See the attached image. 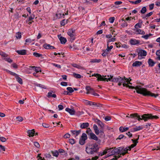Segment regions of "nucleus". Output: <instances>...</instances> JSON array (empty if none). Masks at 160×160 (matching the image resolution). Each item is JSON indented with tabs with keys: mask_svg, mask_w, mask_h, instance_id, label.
Masks as SVG:
<instances>
[{
	"mask_svg": "<svg viewBox=\"0 0 160 160\" xmlns=\"http://www.w3.org/2000/svg\"><path fill=\"white\" fill-rule=\"evenodd\" d=\"M127 117L138 119V120H144L145 122L147 121L149 119H158V118L157 116H153L152 114H144L141 116L139 115L137 113L132 114L129 116H127Z\"/></svg>",
	"mask_w": 160,
	"mask_h": 160,
	"instance_id": "f257e3e1",
	"label": "nucleus"
},
{
	"mask_svg": "<svg viewBox=\"0 0 160 160\" xmlns=\"http://www.w3.org/2000/svg\"><path fill=\"white\" fill-rule=\"evenodd\" d=\"M100 148L98 145L96 143L91 144L88 143L86 145L85 151L89 155H93L97 153Z\"/></svg>",
	"mask_w": 160,
	"mask_h": 160,
	"instance_id": "f03ea898",
	"label": "nucleus"
},
{
	"mask_svg": "<svg viewBox=\"0 0 160 160\" xmlns=\"http://www.w3.org/2000/svg\"><path fill=\"white\" fill-rule=\"evenodd\" d=\"M91 77V76H90ZM92 77L94 76L97 78L98 81H110L113 82H118L119 78L113 77V76H110V77L108 78H105L106 76H102L101 75L98 73H94L92 74L91 76Z\"/></svg>",
	"mask_w": 160,
	"mask_h": 160,
	"instance_id": "7ed1b4c3",
	"label": "nucleus"
},
{
	"mask_svg": "<svg viewBox=\"0 0 160 160\" xmlns=\"http://www.w3.org/2000/svg\"><path fill=\"white\" fill-rule=\"evenodd\" d=\"M135 89L136 92L138 94L142 95L144 96H151L156 98L158 94H155L147 91V89L140 86H137L135 87Z\"/></svg>",
	"mask_w": 160,
	"mask_h": 160,
	"instance_id": "20e7f679",
	"label": "nucleus"
},
{
	"mask_svg": "<svg viewBox=\"0 0 160 160\" xmlns=\"http://www.w3.org/2000/svg\"><path fill=\"white\" fill-rule=\"evenodd\" d=\"M131 80V79H130V81H129L128 78H126L125 77L123 78L119 77L118 82H120L122 83L123 87L125 86L127 87H128L130 88L135 89V87L128 85V84H131L130 82V81Z\"/></svg>",
	"mask_w": 160,
	"mask_h": 160,
	"instance_id": "39448f33",
	"label": "nucleus"
},
{
	"mask_svg": "<svg viewBox=\"0 0 160 160\" xmlns=\"http://www.w3.org/2000/svg\"><path fill=\"white\" fill-rule=\"evenodd\" d=\"M123 149V147H120L118 148H115L113 150H111V148L109 149L108 150L111 151L112 154H117L119 155L121 151H122Z\"/></svg>",
	"mask_w": 160,
	"mask_h": 160,
	"instance_id": "423d86ee",
	"label": "nucleus"
},
{
	"mask_svg": "<svg viewBox=\"0 0 160 160\" xmlns=\"http://www.w3.org/2000/svg\"><path fill=\"white\" fill-rule=\"evenodd\" d=\"M88 137L87 134L83 133H82L81 137L79 139V143L81 145H84L86 142V140L87 139Z\"/></svg>",
	"mask_w": 160,
	"mask_h": 160,
	"instance_id": "0eeeda50",
	"label": "nucleus"
},
{
	"mask_svg": "<svg viewBox=\"0 0 160 160\" xmlns=\"http://www.w3.org/2000/svg\"><path fill=\"white\" fill-rule=\"evenodd\" d=\"M68 34L70 37L71 41L72 42L75 39V31L72 29H69L67 32Z\"/></svg>",
	"mask_w": 160,
	"mask_h": 160,
	"instance_id": "6e6552de",
	"label": "nucleus"
},
{
	"mask_svg": "<svg viewBox=\"0 0 160 160\" xmlns=\"http://www.w3.org/2000/svg\"><path fill=\"white\" fill-rule=\"evenodd\" d=\"M129 42L131 45H138L140 44L139 40L134 38L131 39L129 41Z\"/></svg>",
	"mask_w": 160,
	"mask_h": 160,
	"instance_id": "1a4fd4ad",
	"label": "nucleus"
},
{
	"mask_svg": "<svg viewBox=\"0 0 160 160\" xmlns=\"http://www.w3.org/2000/svg\"><path fill=\"white\" fill-rule=\"evenodd\" d=\"M88 136L89 138L90 139H93L96 141L99 140L100 142V140L98 139V137L93 132L89 133Z\"/></svg>",
	"mask_w": 160,
	"mask_h": 160,
	"instance_id": "9d476101",
	"label": "nucleus"
},
{
	"mask_svg": "<svg viewBox=\"0 0 160 160\" xmlns=\"http://www.w3.org/2000/svg\"><path fill=\"white\" fill-rule=\"evenodd\" d=\"M138 138L136 139L135 140H134L133 139H132L131 140L132 141V142L133 143V144H132V145H131V146H129L130 148V150H131L132 148H134V147H135L137 143L138 142V140L139 138V136L138 135Z\"/></svg>",
	"mask_w": 160,
	"mask_h": 160,
	"instance_id": "9b49d317",
	"label": "nucleus"
},
{
	"mask_svg": "<svg viewBox=\"0 0 160 160\" xmlns=\"http://www.w3.org/2000/svg\"><path fill=\"white\" fill-rule=\"evenodd\" d=\"M58 38L59 39L60 41V42L62 44H65L67 42L66 39L65 38L61 36L60 35H58Z\"/></svg>",
	"mask_w": 160,
	"mask_h": 160,
	"instance_id": "f8f14e48",
	"label": "nucleus"
},
{
	"mask_svg": "<svg viewBox=\"0 0 160 160\" xmlns=\"http://www.w3.org/2000/svg\"><path fill=\"white\" fill-rule=\"evenodd\" d=\"M16 52L19 55H25L26 54L27 51L25 49H22L21 50H16Z\"/></svg>",
	"mask_w": 160,
	"mask_h": 160,
	"instance_id": "ddd939ff",
	"label": "nucleus"
},
{
	"mask_svg": "<svg viewBox=\"0 0 160 160\" xmlns=\"http://www.w3.org/2000/svg\"><path fill=\"white\" fill-rule=\"evenodd\" d=\"M65 110L69 113L71 115H73L75 114V111L73 109H71L69 108H66L65 109Z\"/></svg>",
	"mask_w": 160,
	"mask_h": 160,
	"instance_id": "4468645a",
	"label": "nucleus"
},
{
	"mask_svg": "<svg viewBox=\"0 0 160 160\" xmlns=\"http://www.w3.org/2000/svg\"><path fill=\"white\" fill-rule=\"evenodd\" d=\"M35 87L34 89L35 90H36L37 88H40L41 89L44 88L45 89H46L47 88L45 86L40 84L35 83Z\"/></svg>",
	"mask_w": 160,
	"mask_h": 160,
	"instance_id": "2eb2a0df",
	"label": "nucleus"
},
{
	"mask_svg": "<svg viewBox=\"0 0 160 160\" xmlns=\"http://www.w3.org/2000/svg\"><path fill=\"white\" fill-rule=\"evenodd\" d=\"M89 126V124L88 122L81 123L80 128L82 129L87 128Z\"/></svg>",
	"mask_w": 160,
	"mask_h": 160,
	"instance_id": "dca6fc26",
	"label": "nucleus"
},
{
	"mask_svg": "<svg viewBox=\"0 0 160 160\" xmlns=\"http://www.w3.org/2000/svg\"><path fill=\"white\" fill-rule=\"evenodd\" d=\"M30 67L32 68L33 70L36 72H41L42 71L41 70V68L40 67H37L35 66H30Z\"/></svg>",
	"mask_w": 160,
	"mask_h": 160,
	"instance_id": "f3484780",
	"label": "nucleus"
},
{
	"mask_svg": "<svg viewBox=\"0 0 160 160\" xmlns=\"http://www.w3.org/2000/svg\"><path fill=\"white\" fill-rule=\"evenodd\" d=\"M43 47L46 49H52L55 48L54 46H51L50 44H48L47 43L44 44L43 45Z\"/></svg>",
	"mask_w": 160,
	"mask_h": 160,
	"instance_id": "a211bd4d",
	"label": "nucleus"
},
{
	"mask_svg": "<svg viewBox=\"0 0 160 160\" xmlns=\"http://www.w3.org/2000/svg\"><path fill=\"white\" fill-rule=\"evenodd\" d=\"M147 52L144 50L142 49L140 50L138 52V54L139 55L142 56H145L147 55Z\"/></svg>",
	"mask_w": 160,
	"mask_h": 160,
	"instance_id": "6ab92c4d",
	"label": "nucleus"
},
{
	"mask_svg": "<svg viewBox=\"0 0 160 160\" xmlns=\"http://www.w3.org/2000/svg\"><path fill=\"white\" fill-rule=\"evenodd\" d=\"M86 89L87 90V92L86 93L87 94L91 93L93 92V89L91 88L89 86H87L86 87Z\"/></svg>",
	"mask_w": 160,
	"mask_h": 160,
	"instance_id": "aec40b11",
	"label": "nucleus"
},
{
	"mask_svg": "<svg viewBox=\"0 0 160 160\" xmlns=\"http://www.w3.org/2000/svg\"><path fill=\"white\" fill-rule=\"evenodd\" d=\"M27 132L29 137H33L35 134V131L34 129L32 130H28Z\"/></svg>",
	"mask_w": 160,
	"mask_h": 160,
	"instance_id": "412c9836",
	"label": "nucleus"
},
{
	"mask_svg": "<svg viewBox=\"0 0 160 160\" xmlns=\"http://www.w3.org/2000/svg\"><path fill=\"white\" fill-rule=\"evenodd\" d=\"M142 64V62L139 61H136L132 64V66L133 67H138L140 66Z\"/></svg>",
	"mask_w": 160,
	"mask_h": 160,
	"instance_id": "4be33fe9",
	"label": "nucleus"
},
{
	"mask_svg": "<svg viewBox=\"0 0 160 160\" xmlns=\"http://www.w3.org/2000/svg\"><path fill=\"white\" fill-rule=\"evenodd\" d=\"M17 81L20 84H22L23 83V82L22 79L19 77L18 75L17 74V75L15 77Z\"/></svg>",
	"mask_w": 160,
	"mask_h": 160,
	"instance_id": "5701e85b",
	"label": "nucleus"
},
{
	"mask_svg": "<svg viewBox=\"0 0 160 160\" xmlns=\"http://www.w3.org/2000/svg\"><path fill=\"white\" fill-rule=\"evenodd\" d=\"M81 130H79L78 131L71 130V132L74 135H75L76 136H78L81 132Z\"/></svg>",
	"mask_w": 160,
	"mask_h": 160,
	"instance_id": "b1692460",
	"label": "nucleus"
},
{
	"mask_svg": "<svg viewBox=\"0 0 160 160\" xmlns=\"http://www.w3.org/2000/svg\"><path fill=\"white\" fill-rule=\"evenodd\" d=\"M148 64L149 66L153 67L154 65L155 62L151 58H149L148 60Z\"/></svg>",
	"mask_w": 160,
	"mask_h": 160,
	"instance_id": "393cba45",
	"label": "nucleus"
},
{
	"mask_svg": "<svg viewBox=\"0 0 160 160\" xmlns=\"http://www.w3.org/2000/svg\"><path fill=\"white\" fill-rule=\"evenodd\" d=\"M85 103L87 105H89L92 106H94V102L89 101L87 100H85Z\"/></svg>",
	"mask_w": 160,
	"mask_h": 160,
	"instance_id": "a878e982",
	"label": "nucleus"
},
{
	"mask_svg": "<svg viewBox=\"0 0 160 160\" xmlns=\"http://www.w3.org/2000/svg\"><path fill=\"white\" fill-rule=\"evenodd\" d=\"M93 128L94 130L95 133L97 135H98L99 133V130L98 129V127L96 124H94L93 126Z\"/></svg>",
	"mask_w": 160,
	"mask_h": 160,
	"instance_id": "bb28decb",
	"label": "nucleus"
},
{
	"mask_svg": "<svg viewBox=\"0 0 160 160\" xmlns=\"http://www.w3.org/2000/svg\"><path fill=\"white\" fill-rule=\"evenodd\" d=\"M47 97L49 98L51 97L55 98L56 97V95L55 94H52L51 92H49L48 93Z\"/></svg>",
	"mask_w": 160,
	"mask_h": 160,
	"instance_id": "cd10ccee",
	"label": "nucleus"
},
{
	"mask_svg": "<svg viewBox=\"0 0 160 160\" xmlns=\"http://www.w3.org/2000/svg\"><path fill=\"white\" fill-rule=\"evenodd\" d=\"M129 129L128 127H120L119 129L120 132H123L128 130Z\"/></svg>",
	"mask_w": 160,
	"mask_h": 160,
	"instance_id": "c85d7f7f",
	"label": "nucleus"
},
{
	"mask_svg": "<svg viewBox=\"0 0 160 160\" xmlns=\"http://www.w3.org/2000/svg\"><path fill=\"white\" fill-rule=\"evenodd\" d=\"M153 14L152 12H150L149 13H147L145 15L142 16L143 18H146V19H147L148 18L152 15Z\"/></svg>",
	"mask_w": 160,
	"mask_h": 160,
	"instance_id": "c756f323",
	"label": "nucleus"
},
{
	"mask_svg": "<svg viewBox=\"0 0 160 160\" xmlns=\"http://www.w3.org/2000/svg\"><path fill=\"white\" fill-rule=\"evenodd\" d=\"M72 75L76 78H80L82 77L80 74L76 73L75 72L73 73Z\"/></svg>",
	"mask_w": 160,
	"mask_h": 160,
	"instance_id": "7c9ffc66",
	"label": "nucleus"
},
{
	"mask_svg": "<svg viewBox=\"0 0 160 160\" xmlns=\"http://www.w3.org/2000/svg\"><path fill=\"white\" fill-rule=\"evenodd\" d=\"M65 15L64 14H62L61 13H57L56 14V16L57 18H60L64 16Z\"/></svg>",
	"mask_w": 160,
	"mask_h": 160,
	"instance_id": "2f4dec72",
	"label": "nucleus"
},
{
	"mask_svg": "<svg viewBox=\"0 0 160 160\" xmlns=\"http://www.w3.org/2000/svg\"><path fill=\"white\" fill-rule=\"evenodd\" d=\"M147 9L146 7H143L141 9L140 11V13L143 14L147 12Z\"/></svg>",
	"mask_w": 160,
	"mask_h": 160,
	"instance_id": "473e14b6",
	"label": "nucleus"
},
{
	"mask_svg": "<svg viewBox=\"0 0 160 160\" xmlns=\"http://www.w3.org/2000/svg\"><path fill=\"white\" fill-rule=\"evenodd\" d=\"M101 61V59H94L91 60L90 62L92 63L97 62L98 63Z\"/></svg>",
	"mask_w": 160,
	"mask_h": 160,
	"instance_id": "72a5a7b5",
	"label": "nucleus"
},
{
	"mask_svg": "<svg viewBox=\"0 0 160 160\" xmlns=\"http://www.w3.org/2000/svg\"><path fill=\"white\" fill-rule=\"evenodd\" d=\"M72 66L73 67L77 68L79 69H82L83 68L82 67L78 65L77 64H75V63L72 64Z\"/></svg>",
	"mask_w": 160,
	"mask_h": 160,
	"instance_id": "f704fd0d",
	"label": "nucleus"
},
{
	"mask_svg": "<svg viewBox=\"0 0 160 160\" xmlns=\"http://www.w3.org/2000/svg\"><path fill=\"white\" fill-rule=\"evenodd\" d=\"M51 152L53 156H54L58 157L59 155V152L57 150H56L54 151H52Z\"/></svg>",
	"mask_w": 160,
	"mask_h": 160,
	"instance_id": "c9c22d12",
	"label": "nucleus"
},
{
	"mask_svg": "<svg viewBox=\"0 0 160 160\" xmlns=\"http://www.w3.org/2000/svg\"><path fill=\"white\" fill-rule=\"evenodd\" d=\"M136 31L138 32V34L144 35L145 33L144 31L140 29H137Z\"/></svg>",
	"mask_w": 160,
	"mask_h": 160,
	"instance_id": "e433bc0d",
	"label": "nucleus"
},
{
	"mask_svg": "<svg viewBox=\"0 0 160 160\" xmlns=\"http://www.w3.org/2000/svg\"><path fill=\"white\" fill-rule=\"evenodd\" d=\"M33 54L34 56L37 58L42 57V54H41L39 53L36 52H34L33 53Z\"/></svg>",
	"mask_w": 160,
	"mask_h": 160,
	"instance_id": "4c0bfd02",
	"label": "nucleus"
},
{
	"mask_svg": "<svg viewBox=\"0 0 160 160\" xmlns=\"http://www.w3.org/2000/svg\"><path fill=\"white\" fill-rule=\"evenodd\" d=\"M4 70L6 71L7 72H9L11 75L15 76V77L18 74L14 72H12L9 70L6 69H5Z\"/></svg>",
	"mask_w": 160,
	"mask_h": 160,
	"instance_id": "58836bf2",
	"label": "nucleus"
},
{
	"mask_svg": "<svg viewBox=\"0 0 160 160\" xmlns=\"http://www.w3.org/2000/svg\"><path fill=\"white\" fill-rule=\"evenodd\" d=\"M134 128V129L135 131V132L142 130L143 129V128L141 126H140L138 127L137 126Z\"/></svg>",
	"mask_w": 160,
	"mask_h": 160,
	"instance_id": "ea45409f",
	"label": "nucleus"
},
{
	"mask_svg": "<svg viewBox=\"0 0 160 160\" xmlns=\"http://www.w3.org/2000/svg\"><path fill=\"white\" fill-rule=\"evenodd\" d=\"M3 59L9 63H11L12 62V60L10 58H8L7 57H6L4 58Z\"/></svg>",
	"mask_w": 160,
	"mask_h": 160,
	"instance_id": "a19ab883",
	"label": "nucleus"
},
{
	"mask_svg": "<svg viewBox=\"0 0 160 160\" xmlns=\"http://www.w3.org/2000/svg\"><path fill=\"white\" fill-rule=\"evenodd\" d=\"M115 36H114L112 38L109 39L107 41V43H109L111 42H114L116 41V39L115 38Z\"/></svg>",
	"mask_w": 160,
	"mask_h": 160,
	"instance_id": "79ce46f5",
	"label": "nucleus"
},
{
	"mask_svg": "<svg viewBox=\"0 0 160 160\" xmlns=\"http://www.w3.org/2000/svg\"><path fill=\"white\" fill-rule=\"evenodd\" d=\"M0 55H1L2 57H4V58L6 57H7L8 56V54L2 52H0Z\"/></svg>",
	"mask_w": 160,
	"mask_h": 160,
	"instance_id": "37998d69",
	"label": "nucleus"
},
{
	"mask_svg": "<svg viewBox=\"0 0 160 160\" xmlns=\"http://www.w3.org/2000/svg\"><path fill=\"white\" fill-rule=\"evenodd\" d=\"M35 18V16L34 15H32L29 18V19L28 20H26V22H28V21H31L32 19H33Z\"/></svg>",
	"mask_w": 160,
	"mask_h": 160,
	"instance_id": "c03bdc74",
	"label": "nucleus"
},
{
	"mask_svg": "<svg viewBox=\"0 0 160 160\" xmlns=\"http://www.w3.org/2000/svg\"><path fill=\"white\" fill-rule=\"evenodd\" d=\"M67 21L65 19H63L60 22L61 25L62 26H64L66 23H67Z\"/></svg>",
	"mask_w": 160,
	"mask_h": 160,
	"instance_id": "a18cd8bd",
	"label": "nucleus"
},
{
	"mask_svg": "<svg viewBox=\"0 0 160 160\" xmlns=\"http://www.w3.org/2000/svg\"><path fill=\"white\" fill-rule=\"evenodd\" d=\"M92 132L91 130L90 129V128H87V130L86 131V133L88 134L89 136V133H92Z\"/></svg>",
	"mask_w": 160,
	"mask_h": 160,
	"instance_id": "49530a36",
	"label": "nucleus"
},
{
	"mask_svg": "<svg viewBox=\"0 0 160 160\" xmlns=\"http://www.w3.org/2000/svg\"><path fill=\"white\" fill-rule=\"evenodd\" d=\"M94 106H96L97 107H98V108L102 107V104H100V103H98L94 102Z\"/></svg>",
	"mask_w": 160,
	"mask_h": 160,
	"instance_id": "de8ad7c7",
	"label": "nucleus"
},
{
	"mask_svg": "<svg viewBox=\"0 0 160 160\" xmlns=\"http://www.w3.org/2000/svg\"><path fill=\"white\" fill-rule=\"evenodd\" d=\"M16 37L17 39H20L21 38V32H18L16 34Z\"/></svg>",
	"mask_w": 160,
	"mask_h": 160,
	"instance_id": "09e8293b",
	"label": "nucleus"
},
{
	"mask_svg": "<svg viewBox=\"0 0 160 160\" xmlns=\"http://www.w3.org/2000/svg\"><path fill=\"white\" fill-rule=\"evenodd\" d=\"M67 89L70 93H72L74 92V90L71 87H68L67 88Z\"/></svg>",
	"mask_w": 160,
	"mask_h": 160,
	"instance_id": "8fccbe9b",
	"label": "nucleus"
},
{
	"mask_svg": "<svg viewBox=\"0 0 160 160\" xmlns=\"http://www.w3.org/2000/svg\"><path fill=\"white\" fill-rule=\"evenodd\" d=\"M34 41V39H31L30 38H28L26 39L25 42H28L30 43L32 42V41Z\"/></svg>",
	"mask_w": 160,
	"mask_h": 160,
	"instance_id": "3c124183",
	"label": "nucleus"
},
{
	"mask_svg": "<svg viewBox=\"0 0 160 160\" xmlns=\"http://www.w3.org/2000/svg\"><path fill=\"white\" fill-rule=\"evenodd\" d=\"M34 145L36 148H39L40 147V145L39 143L37 142H34Z\"/></svg>",
	"mask_w": 160,
	"mask_h": 160,
	"instance_id": "603ef678",
	"label": "nucleus"
},
{
	"mask_svg": "<svg viewBox=\"0 0 160 160\" xmlns=\"http://www.w3.org/2000/svg\"><path fill=\"white\" fill-rule=\"evenodd\" d=\"M128 150H130V148L129 147H127L124 148H123V151L126 152V153H127L128 151Z\"/></svg>",
	"mask_w": 160,
	"mask_h": 160,
	"instance_id": "864d4df0",
	"label": "nucleus"
},
{
	"mask_svg": "<svg viewBox=\"0 0 160 160\" xmlns=\"http://www.w3.org/2000/svg\"><path fill=\"white\" fill-rule=\"evenodd\" d=\"M115 20L114 17H110L109 19V21L111 23H113Z\"/></svg>",
	"mask_w": 160,
	"mask_h": 160,
	"instance_id": "5fc2aeb1",
	"label": "nucleus"
},
{
	"mask_svg": "<svg viewBox=\"0 0 160 160\" xmlns=\"http://www.w3.org/2000/svg\"><path fill=\"white\" fill-rule=\"evenodd\" d=\"M16 119L19 122H22L23 120L22 118L20 116L17 117L16 118Z\"/></svg>",
	"mask_w": 160,
	"mask_h": 160,
	"instance_id": "6e6d98bb",
	"label": "nucleus"
},
{
	"mask_svg": "<svg viewBox=\"0 0 160 160\" xmlns=\"http://www.w3.org/2000/svg\"><path fill=\"white\" fill-rule=\"evenodd\" d=\"M0 140L2 142H5L6 141L7 139L4 137H0Z\"/></svg>",
	"mask_w": 160,
	"mask_h": 160,
	"instance_id": "4d7b16f0",
	"label": "nucleus"
},
{
	"mask_svg": "<svg viewBox=\"0 0 160 160\" xmlns=\"http://www.w3.org/2000/svg\"><path fill=\"white\" fill-rule=\"evenodd\" d=\"M120 157H121L120 155H118L117 156H115L114 158H113L110 160H117L118 159V158H119Z\"/></svg>",
	"mask_w": 160,
	"mask_h": 160,
	"instance_id": "13d9d810",
	"label": "nucleus"
},
{
	"mask_svg": "<svg viewBox=\"0 0 160 160\" xmlns=\"http://www.w3.org/2000/svg\"><path fill=\"white\" fill-rule=\"evenodd\" d=\"M98 124L101 128H103L104 127V125L103 123L101 121L99 122H98Z\"/></svg>",
	"mask_w": 160,
	"mask_h": 160,
	"instance_id": "bf43d9fd",
	"label": "nucleus"
},
{
	"mask_svg": "<svg viewBox=\"0 0 160 160\" xmlns=\"http://www.w3.org/2000/svg\"><path fill=\"white\" fill-rule=\"evenodd\" d=\"M69 142L72 144L75 143V140L73 139H70L69 140Z\"/></svg>",
	"mask_w": 160,
	"mask_h": 160,
	"instance_id": "052dcab7",
	"label": "nucleus"
},
{
	"mask_svg": "<svg viewBox=\"0 0 160 160\" xmlns=\"http://www.w3.org/2000/svg\"><path fill=\"white\" fill-rule=\"evenodd\" d=\"M141 2V0H138L135 1H132V4H137L140 2Z\"/></svg>",
	"mask_w": 160,
	"mask_h": 160,
	"instance_id": "680f3d73",
	"label": "nucleus"
},
{
	"mask_svg": "<svg viewBox=\"0 0 160 160\" xmlns=\"http://www.w3.org/2000/svg\"><path fill=\"white\" fill-rule=\"evenodd\" d=\"M141 25L139 23H137V24H136L134 26V27L136 28H141Z\"/></svg>",
	"mask_w": 160,
	"mask_h": 160,
	"instance_id": "e2e57ef3",
	"label": "nucleus"
},
{
	"mask_svg": "<svg viewBox=\"0 0 160 160\" xmlns=\"http://www.w3.org/2000/svg\"><path fill=\"white\" fill-rule=\"evenodd\" d=\"M61 85L63 86H66L68 85L67 82H62L61 83Z\"/></svg>",
	"mask_w": 160,
	"mask_h": 160,
	"instance_id": "0e129e2a",
	"label": "nucleus"
},
{
	"mask_svg": "<svg viewBox=\"0 0 160 160\" xmlns=\"http://www.w3.org/2000/svg\"><path fill=\"white\" fill-rule=\"evenodd\" d=\"M154 5V3H152L149 5L150 10H152L153 8Z\"/></svg>",
	"mask_w": 160,
	"mask_h": 160,
	"instance_id": "69168bd1",
	"label": "nucleus"
},
{
	"mask_svg": "<svg viewBox=\"0 0 160 160\" xmlns=\"http://www.w3.org/2000/svg\"><path fill=\"white\" fill-rule=\"evenodd\" d=\"M42 126L43 127L46 128H48L49 127V124L45 123H43Z\"/></svg>",
	"mask_w": 160,
	"mask_h": 160,
	"instance_id": "338daca9",
	"label": "nucleus"
},
{
	"mask_svg": "<svg viewBox=\"0 0 160 160\" xmlns=\"http://www.w3.org/2000/svg\"><path fill=\"white\" fill-rule=\"evenodd\" d=\"M153 109L156 111H160V109L157 106H153Z\"/></svg>",
	"mask_w": 160,
	"mask_h": 160,
	"instance_id": "774afa93",
	"label": "nucleus"
}]
</instances>
